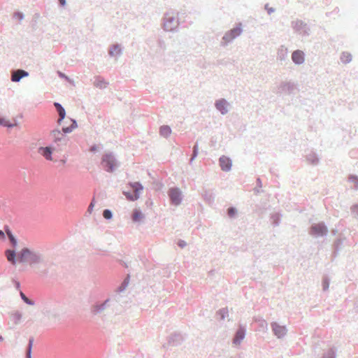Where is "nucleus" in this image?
<instances>
[{"mask_svg": "<svg viewBox=\"0 0 358 358\" xmlns=\"http://www.w3.org/2000/svg\"><path fill=\"white\" fill-rule=\"evenodd\" d=\"M8 238L10 241L11 247H13V249H16L18 243L17 238L14 236V234H10V236H8Z\"/></svg>", "mask_w": 358, "mask_h": 358, "instance_id": "40", "label": "nucleus"}, {"mask_svg": "<svg viewBox=\"0 0 358 358\" xmlns=\"http://www.w3.org/2000/svg\"><path fill=\"white\" fill-rule=\"evenodd\" d=\"M343 245V240L341 238H337L335 240L334 244H333V255L334 257H336L338 254L339 251L341 250Z\"/></svg>", "mask_w": 358, "mask_h": 358, "instance_id": "27", "label": "nucleus"}, {"mask_svg": "<svg viewBox=\"0 0 358 358\" xmlns=\"http://www.w3.org/2000/svg\"><path fill=\"white\" fill-rule=\"evenodd\" d=\"M110 302V299H107L102 303H96L91 307V312L93 315H98L101 313L107 307L109 306Z\"/></svg>", "mask_w": 358, "mask_h": 358, "instance_id": "10", "label": "nucleus"}, {"mask_svg": "<svg viewBox=\"0 0 358 358\" xmlns=\"http://www.w3.org/2000/svg\"><path fill=\"white\" fill-rule=\"evenodd\" d=\"M129 184L134 189V192L131 193L130 192L124 191L123 194L129 201H134L139 198L140 192L143 190V187L139 182H130Z\"/></svg>", "mask_w": 358, "mask_h": 358, "instance_id": "8", "label": "nucleus"}, {"mask_svg": "<svg viewBox=\"0 0 358 358\" xmlns=\"http://www.w3.org/2000/svg\"><path fill=\"white\" fill-rule=\"evenodd\" d=\"M94 206V199H93L87 208V212L91 213Z\"/></svg>", "mask_w": 358, "mask_h": 358, "instance_id": "55", "label": "nucleus"}, {"mask_svg": "<svg viewBox=\"0 0 358 358\" xmlns=\"http://www.w3.org/2000/svg\"><path fill=\"white\" fill-rule=\"evenodd\" d=\"M108 85V83L105 79L100 76L95 77L94 85L99 89H105Z\"/></svg>", "mask_w": 358, "mask_h": 358, "instance_id": "24", "label": "nucleus"}, {"mask_svg": "<svg viewBox=\"0 0 358 358\" xmlns=\"http://www.w3.org/2000/svg\"><path fill=\"white\" fill-rule=\"evenodd\" d=\"M336 349L334 348H331L327 349L326 351H324L321 358H336Z\"/></svg>", "mask_w": 358, "mask_h": 358, "instance_id": "31", "label": "nucleus"}, {"mask_svg": "<svg viewBox=\"0 0 358 358\" xmlns=\"http://www.w3.org/2000/svg\"><path fill=\"white\" fill-rule=\"evenodd\" d=\"M54 106L59 115V117H62V119H64L66 117V110L64 108L59 102H54Z\"/></svg>", "mask_w": 358, "mask_h": 358, "instance_id": "30", "label": "nucleus"}, {"mask_svg": "<svg viewBox=\"0 0 358 358\" xmlns=\"http://www.w3.org/2000/svg\"><path fill=\"white\" fill-rule=\"evenodd\" d=\"M159 134L162 136L167 138L171 134V129L168 125L161 126L159 128Z\"/></svg>", "mask_w": 358, "mask_h": 358, "instance_id": "33", "label": "nucleus"}, {"mask_svg": "<svg viewBox=\"0 0 358 358\" xmlns=\"http://www.w3.org/2000/svg\"><path fill=\"white\" fill-rule=\"evenodd\" d=\"M29 76V72L23 69L13 71L11 73L10 80L12 82L18 83L22 78Z\"/></svg>", "mask_w": 358, "mask_h": 358, "instance_id": "15", "label": "nucleus"}, {"mask_svg": "<svg viewBox=\"0 0 358 358\" xmlns=\"http://www.w3.org/2000/svg\"><path fill=\"white\" fill-rule=\"evenodd\" d=\"M306 160L313 165H317L319 163V157L316 155V153L311 152L308 155H306Z\"/></svg>", "mask_w": 358, "mask_h": 358, "instance_id": "29", "label": "nucleus"}, {"mask_svg": "<svg viewBox=\"0 0 358 358\" xmlns=\"http://www.w3.org/2000/svg\"><path fill=\"white\" fill-rule=\"evenodd\" d=\"M144 217V215L140 209H134L132 212V221L139 222Z\"/></svg>", "mask_w": 358, "mask_h": 358, "instance_id": "28", "label": "nucleus"}, {"mask_svg": "<svg viewBox=\"0 0 358 358\" xmlns=\"http://www.w3.org/2000/svg\"><path fill=\"white\" fill-rule=\"evenodd\" d=\"M57 74H58V76L60 78H62V79H64L66 80H68L69 81L70 80V78L68 76H66L64 73L62 72V71H57Z\"/></svg>", "mask_w": 358, "mask_h": 358, "instance_id": "49", "label": "nucleus"}, {"mask_svg": "<svg viewBox=\"0 0 358 358\" xmlns=\"http://www.w3.org/2000/svg\"><path fill=\"white\" fill-rule=\"evenodd\" d=\"M329 287V279L325 276L322 279V289L327 291Z\"/></svg>", "mask_w": 358, "mask_h": 358, "instance_id": "44", "label": "nucleus"}, {"mask_svg": "<svg viewBox=\"0 0 358 358\" xmlns=\"http://www.w3.org/2000/svg\"><path fill=\"white\" fill-rule=\"evenodd\" d=\"M5 235L7 236V237L10 236V234H13L11 229L8 225H5L3 227Z\"/></svg>", "mask_w": 358, "mask_h": 358, "instance_id": "48", "label": "nucleus"}, {"mask_svg": "<svg viewBox=\"0 0 358 358\" xmlns=\"http://www.w3.org/2000/svg\"><path fill=\"white\" fill-rule=\"evenodd\" d=\"M229 103L225 99H220L216 100L215 102V108L222 114L225 115L228 113V106Z\"/></svg>", "mask_w": 358, "mask_h": 358, "instance_id": "16", "label": "nucleus"}, {"mask_svg": "<svg viewBox=\"0 0 358 358\" xmlns=\"http://www.w3.org/2000/svg\"><path fill=\"white\" fill-rule=\"evenodd\" d=\"M257 185L259 187H262V180L259 178H258L257 179Z\"/></svg>", "mask_w": 358, "mask_h": 358, "instance_id": "60", "label": "nucleus"}, {"mask_svg": "<svg viewBox=\"0 0 358 358\" xmlns=\"http://www.w3.org/2000/svg\"><path fill=\"white\" fill-rule=\"evenodd\" d=\"M11 316L13 317L15 324L17 325L18 324H20L22 317V314L20 311L16 310L12 313Z\"/></svg>", "mask_w": 358, "mask_h": 358, "instance_id": "35", "label": "nucleus"}, {"mask_svg": "<svg viewBox=\"0 0 358 358\" xmlns=\"http://www.w3.org/2000/svg\"><path fill=\"white\" fill-rule=\"evenodd\" d=\"M296 89V85L292 82H282L278 88L279 93H285L287 94H291L294 92Z\"/></svg>", "mask_w": 358, "mask_h": 358, "instance_id": "11", "label": "nucleus"}, {"mask_svg": "<svg viewBox=\"0 0 358 358\" xmlns=\"http://www.w3.org/2000/svg\"><path fill=\"white\" fill-rule=\"evenodd\" d=\"M177 245L180 248H184L187 245V243L184 240L180 239L178 240Z\"/></svg>", "mask_w": 358, "mask_h": 358, "instance_id": "51", "label": "nucleus"}, {"mask_svg": "<svg viewBox=\"0 0 358 358\" xmlns=\"http://www.w3.org/2000/svg\"><path fill=\"white\" fill-rule=\"evenodd\" d=\"M5 256L8 262L13 265H15L17 262H18L16 249H6L5 250Z\"/></svg>", "mask_w": 358, "mask_h": 358, "instance_id": "19", "label": "nucleus"}, {"mask_svg": "<svg viewBox=\"0 0 358 358\" xmlns=\"http://www.w3.org/2000/svg\"><path fill=\"white\" fill-rule=\"evenodd\" d=\"M73 130V129H71L70 126L63 127L62 129L63 134L59 129H55L51 131L50 135L54 143H57L58 145H66L68 140L65 134L71 133Z\"/></svg>", "mask_w": 358, "mask_h": 358, "instance_id": "3", "label": "nucleus"}, {"mask_svg": "<svg viewBox=\"0 0 358 358\" xmlns=\"http://www.w3.org/2000/svg\"><path fill=\"white\" fill-rule=\"evenodd\" d=\"M184 341L183 336L180 334L175 332L170 335L168 338V345L171 346L180 345Z\"/></svg>", "mask_w": 358, "mask_h": 358, "instance_id": "12", "label": "nucleus"}, {"mask_svg": "<svg viewBox=\"0 0 358 358\" xmlns=\"http://www.w3.org/2000/svg\"><path fill=\"white\" fill-rule=\"evenodd\" d=\"M13 120H14V122L13 124H15V127L17 126L18 125V122H17L16 118H14Z\"/></svg>", "mask_w": 358, "mask_h": 358, "instance_id": "64", "label": "nucleus"}, {"mask_svg": "<svg viewBox=\"0 0 358 358\" xmlns=\"http://www.w3.org/2000/svg\"><path fill=\"white\" fill-rule=\"evenodd\" d=\"M168 196L173 206H178L182 201V192L177 187H171L168 191Z\"/></svg>", "mask_w": 358, "mask_h": 358, "instance_id": "7", "label": "nucleus"}, {"mask_svg": "<svg viewBox=\"0 0 358 358\" xmlns=\"http://www.w3.org/2000/svg\"><path fill=\"white\" fill-rule=\"evenodd\" d=\"M295 32L301 35L302 36H308L310 35V28L308 27V24H294L293 27Z\"/></svg>", "mask_w": 358, "mask_h": 358, "instance_id": "17", "label": "nucleus"}, {"mask_svg": "<svg viewBox=\"0 0 358 358\" xmlns=\"http://www.w3.org/2000/svg\"><path fill=\"white\" fill-rule=\"evenodd\" d=\"M331 233L333 236H335L337 234L338 230L336 229H331Z\"/></svg>", "mask_w": 358, "mask_h": 358, "instance_id": "62", "label": "nucleus"}, {"mask_svg": "<svg viewBox=\"0 0 358 358\" xmlns=\"http://www.w3.org/2000/svg\"><path fill=\"white\" fill-rule=\"evenodd\" d=\"M71 124L70 125V127L73 129H76L78 127L76 120L74 119H71Z\"/></svg>", "mask_w": 358, "mask_h": 358, "instance_id": "57", "label": "nucleus"}, {"mask_svg": "<svg viewBox=\"0 0 358 358\" xmlns=\"http://www.w3.org/2000/svg\"><path fill=\"white\" fill-rule=\"evenodd\" d=\"M113 215V212L110 209H104L103 211V217L107 220H111Z\"/></svg>", "mask_w": 358, "mask_h": 358, "instance_id": "43", "label": "nucleus"}, {"mask_svg": "<svg viewBox=\"0 0 358 358\" xmlns=\"http://www.w3.org/2000/svg\"><path fill=\"white\" fill-rule=\"evenodd\" d=\"M43 314L55 323H60L64 319V314L57 307H45L43 310Z\"/></svg>", "mask_w": 358, "mask_h": 358, "instance_id": "4", "label": "nucleus"}, {"mask_svg": "<svg viewBox=\"0 0 358 358\" xmlns=\"http://www.w3.org/2000/svg\"><path fill=\"white\" fill-rule=\"evenodd\" d=\"M20 296L21 298V299L23 301L24 303H25L26 304L29 305V306H34L35 305V302L34 300L32 299H29L25 294L24 293L20 290Z\"/></svg>", "mask_w": 358, "mask_h": 358, "instance_id": "36", "label": "nucleus"}, {"mask_svg": "<svg viewBox=\"0 0 358 358\" xmlns=\"http://www.w3.org/2000/svg\"><path fill=\"white\" fill-rule=\"evenodd\" d=\"M198 154H199V151L192 150V154L191 155V158L189 160L190 163H192L195 159V158L197 157Z\"/></svg>", "mask_w": 358, "mask_h": 358, "instance_id": "50", "label": "nucleus"}, {"mask_svg": "<svg viewBox=\"0 0 358 358\" xmlns=\"http://www.w3.org/2000/svg\"><path fill=\"white\" fill-rule=\"evenodd\" d=\"M55 150V148L52 145H48L46 147H39L38 148V152L41 154L45 159L47 160H52V152Z\"/></svg>", "mask_w": 358, "mask_h": 358, "instance_id": "14", "label": "nucleus"}, {"mask_svg": "<svg viewBox=\"0 0 358 358\" xmlns=\"http://www.w3.org/2000/svg\"><path fill=\"white\" fill-rule=\"evenodd\" d=\"M271 219L272 220L273 224L274 226H278L280 222V217L278 213H273L271 215Z\"/></svg>", "mask_w": 358, "mask_h": 358, "instance_id": "39", "label": "nucleus"}, {"mask_svg": "<svg viewBox=\"0 0 358 358\" xmlns=\"http://www.w3.org/2000/svg\"><path fill=\"white\" fill-rule=\"evenodd\" d=\"M341 60L344 64L350 63L352 60V55L349 52H343L341 56Z\"/></svg>", "mask_w": 358, "mask_h": 358, "instance_id": "38", "label": "nucleus"}, {"mask_svg": "<svg viewBox=\"0 0 358 358\" xmlns=\"http://www.w3.org/2000/svg\"><path fill=\"white\" fill-rule=\"evenodd\" d=\"M101 164L108 173H113L120 166L113 152H106L102 155Z\"/></svg>", "mask_w": 358, "mask_h": 358, "instance_id": "2", "label": "nucleus"}, {"mask_svg": "<svg viewBox=\"0 0 358 358\" xmlns=\"http://www.w3.org/2000/svg\"><path fill=\"white\" fill-rule=\"evenodd\" d=\"M19 263H27L29 266H34L44 263L43 255L38 251L24 247L17 253Z\"/></svg>", "mask_w": 358, "mask_h": 358, "instance_id": "1", "label": "nucleus"}, {"mask_svg": "<svg viewBox=\"0 0 358 358\" xmlns=\"http://www.w3.org/2000/svg\"><path fill=\"white\" fill-rule=\"evenodd\" d=\"M192 150L199 151V145L197 142L194 145Z\"/></svg>", "mask_w": 358, "mask_h": 358, "instance_id": "61", "label": "nucleus"}, {"mask_svg": "<svg viewBox=\"0 0 358 358\" xmlns=\"http://www.w3.org/2000/svg\"><path fill=\"white\" fill-rule=\"evenodd\" d=\"M217 315L220 317V320H223L228 315L227 308H221L217 312Z\"/></svg>", "mask_w": 358, "mask_h": 358, "instance_id": "41", "label": "nucleus"}, {"mask_svg": "<svg viewBox=\"0 0 358 358\" xmlns=\"http://www.w3.org/2000/svg\"><path fill=\"white\" fill-rule=\"evenodd\" d=\"M5 238H6V235H5L4 231L3 230L0 229V239L4 240Z\"/></svg>", "mask_w": 358, "mask_h": 358, "instance_id": "59", "label": "nucleus"}, {"mask_svg": "<svg viewBox=\"0 0 358 358\" xmlns=\"http://www.w3.org/2000/svg\"><path fill=\"white\" fill-rule=\"evenodd\" d=\"M15 124L6 120L5 117L0 116V126L6 127L8 129L13 128Z\"/></svg>", "mask_w": 358, "mask_h": 358, "instance_id": "37", "label": "nucleus"}, {"mask_svg": "<svg viewBox=\"0 0 358 358\" xmlns=\"http://www.w3.org/2000/svg\"><path fill=\"white\" fill-rule=\"evenodd\" d=\"M219 163L220 168L223 171H229L231 170L232 161L229 157L224 155L221 156L219 159Z\"/></svg>", "mask_w": 358, "mask_h": 358, "instance_id": "18", "label": "nucleus"}, {"mask_svg": "<svg viewBox=\"0 0 358 358\" xmlns=\"http://www.w3.org/2000/svg\"><path fill=\"white\" fill-rule=\"evenodd\" d=\"M351 212L354 217L358 219V204H355L351 207Z\"/></svg>", "mask_w": 358, "mask_h": 358, "instance_id": "47", "label": "nucleus"}, {"mask_svg": "<svg viewBox=\"0 0 358 358\" xmlns=\"http://www.w3.org/2000/svg\"><path fill=\"white\" fill-rule=\"evenodd\" d=\"M58 2L61 7H64L66 5V0H58Z\"/></svg>", "mask_w": 358, "mask_h": 358, "instance_id": "58", "label": "nucleus"}, {"mask_svg": "<svg viewBox=\"0 0 358 358\" xmlns=\"http://www.w3.org/2000/svg\"><path fill=\"white\" fill-rule=\"evenodd\" d=\"M90 151L91 152H93V153H95L98 151V147L96 145L94 144L92 145L90 148Z\"/></svg>", "mask_w": 358, "mask_h": 358, "instance_id": "56", "label": "nucleus"}, {"mask_svg": "<svg viewBox=\"0 0 358 358\" xmlns=\"http://www.w3.org/2000/svg\"><path fill=\"white\" fill-rule=\"evenodd\" d=\"M164 31L178 32L179 24H162Z\"/></svg>", "mask_w": 358, "mask_h": 358, "instance_id": "25", "label": "nucleus"}, {"mask_svg": "<svg viewBox=\"0 0 358 358\" xmlns=\"http://www.w3.org/2000/svg\"><path fill=\"white\" fill-rule=\"evenodd\" d=\"M202 196L204 201L209 205L214 203L215 196L213 190L203 189L202 192Z\"/></svg>", "mask_w": 358, "mask_h": 358, "instance_id": "21", "label": "nucleus"}, {"mask_svg": "<svg viewBox=\"0 0 358 358\" xmlns=\"http://www.w3.org/2000/svg\"><path fill=\"white\" fill-rule=\"evenodd\" d=\"M158 45H159V47L160 48H162V50H164L166 49V44H165L164 41L162 39H159L158 40Z\"/></svg>", "mask_w": 358, "mask_h": 358, "instance_id": "53", "label": "nucleus"}, {"mask_svg": "<svg viewBox=\"0 0 358 358\" xmlns=\"http://www.w3.org/2000/svg\"><path fill=\"white\" fill-rule=\"evenodd\" d=\"M13 283L14 285L15 288L20 292V282L15 279H13Z\"/></svg>", "mask_w": 358, "mask_h": 358, "instance_id": "52", "label": "nucleus"}, {"mask_svg": "<svg viewBox=\"0 0 358 358\" xmlns=\"http://www.w3.org/2000/svg\"><path fill=\"white\" fill-rule=\"evenodd\" d=\"M328 231V228L324 222L314 223L309 228V234L314 238L326 236Z\"/></svg>", "mask_w": 358, "mask_h": 358, "instance_id": "5", "label": "nucleus"}, {"mask_svg": "<svg viewBox=\"0 0 358 358\" xmlns=\"http://www.w3.org/2000/svg\"><path fill=\"white\" fill-rule=\"evenodd\" d=\"M271 327L273 334L278 338H283L287 332V329L285 326L280 325L276 322H273L271 324Z\"/></svg>", "mask_w": 358, "mask_h": 358, "instance_id": "9", "label": "nucleus"}, {"mask_svg": "<svg viewBox=\"0 0 358 358\" xmlns=\"http://www.w3.org/2000/svg\"><path fill=\"white\" fill-rule=\"evenodd\" d=\"M175 19H176L175 11L173 10H170L164 14V15L162 18V22H169V23L173 22Z\"/></svg>", "mask_w": 358, "mask_h": 358, "instance_id": "23", "label": "nucleus"}, {"mask_svg": "<svg viewBox=\"0 0 358 358\" xmlns=\"http://www.w3.org/2000/svg\"><path fill=\"white\" fill-rule=\"evenodd\" d=\"M122 54V50L118 43L111 45L108 48V55L110 57L120 56Z\"/></svg>", "mask_w": 358, "mask_h": 358, "instance_id": "22", "label": "nucleus"}, {"mask_svg": "<svg viewBox=\"0 0 358 358\" xmlns=\"http://www.w3.org/2000/svg\"><path fill=\"white\" fill-rule=\"evenodd\" d=\"M264 7H265V9L267 10L268 15H271L272 13H273L275 11V9L273 8L268 7V3H266Z\"/></svg>", "mask_w": 358, "mask_h": 358, "instance_id": "54", "label": "nucleus"}, {"mask_svg": "<svg viewBox=\"0 0 358 358\" xmlns=\"http://www.w3.org/2000/svg\"><path fill=\"white\" fill-rule=\"evenodd\" d=\"M129 280H130V275L127 274L126 278L122 282L121 285L117 287V292H122L123 291H124L125 289L127 288V287L129 285Z\"/></svg>", "mask_w": 358, "mask_h": 358, "instance_id": "34", "label": "nucleus"}, {"mask_svg": "<svg viewBox=\"0 0 358 358\" xmlns=\"http://www.w3.org/2000/svg\"><path fill=\"white\" fill-rule=\"evenodd\" d=\"M278 59L280 61H285L287 57V49L284 45H281L278 50Z\"/></svg>", "mask_w": 358, "mask_h": 358, "instance_id": "26", "label": "nucleus"}, {"mask_svg": "<svg viewBox=\"0 0 358 358\" xmlns=\"http://www.w3.org/2000/svg\"><path fill=\"white\" fill-rule=\"evenodd\" d=\"M245 328L242 325H239L238 329L236 330L234 334L233 338V343L234 345H239L241 343V341L244 339L245 336Z\"/></svg>", "mask_w": 358, "mask_h": 358, "instance_id": "13", "label": "nucleus"}, {"mask_svg": "<svg viewBox=\"0 0 358 358\" xmlns=\"http://www.w3.org/2000/svg\"><path fill=\"white\" fill-rule=\"evenodd\" d=\"M34 341V339L33 337H30L29 338V342H28L27 346L26 348L25 358H32L31 352H32Z\"/></svg>", "mask_w": 358, "mask_h": 358, "instance_id": "32", "label": "nucleus"}, {"mask_svg": "<svg viewBox=\"0 0 358 358\" xmlns=\"http://www.w3.org/2000/svg\"><path fill=\"white\" fill-rule=\"evenodd\" d=\"M242 24H238L236 27L227 31L223 36L221 41L222 46H227L228 43H231L234 39L238 37L243 31L241 28Z\"/></svg>", "mask_w": 358, "mask_h": 358, "instance_id": "6", "label": "nucleus"}, {"mask_svg": "<svg viewBox=\"0 0 358 358\" xmlns=\"http://www.w3.org/2000/svg\"><path fill=\"white\" fill-rule=\"evenodd\" d=\"M348 180L351 182H354L356 187H358V176L356 175L351 174L348 176Z\"/></svg>", "mask_w": 358, "mask_h": 358, "instance_id": "46", "label": "nucleus"}, {"mask_svg": "<svg viewBox=\"0 0 358 358\" xmlns=\"http://www.w3.org/2000/svg\"><path fill=\"white\" fill-rule=\"evenodd\" d=\"M64 119H62V117H59V119L57 120V124L59 125L62 124Z\"/></svg>", "mask_w": 358, "mask_h": 358, "instance_id": "63", "label": "nucleus"}, {"mask_svg": "<svg viewBox=\"0 0 358 358\" xmlns=\"http://www.w3.org/2000/svg\"><path fill=\"white\" fill-rule=\"evenodd\" d=\"M24 17V15L23 13L20 11H16L13 14V18L15 20H17L19 21H22Z\"/></svg>", "mask_w": 358, "mask_h": 358, "instance_id": "45", "label": "nucleus"}, {"mask_svg": "<svg viewBox=\"0 0 358 358\" xmlns=\"http://www.w3.org/2000/svg\"><path fill=\"white\" fill-rule=\"evenodd\" d=\"M292 59L295 64L300 65L304 62V53L303 51L296 50L292 54Z\"/></svg>", "mask_w": 358, "mask_h": 358, "instance_id": "20", "label": "nucleus"}, {"mask_svg": "<svg viewBox=\"0 0 358 358\" xmlns=\"http://www.w3.org/2000/svg\"><path fill=\"white\" fill-rule=\"evenodd\" d=\"M238 210L234 206H230L227 208V215L232 218L234 217L237 215Z\"/></svg>", "mask_w": 358, "mask_h": 358, "instance_id": "42", "label": "nucleus"}]
</instances>
